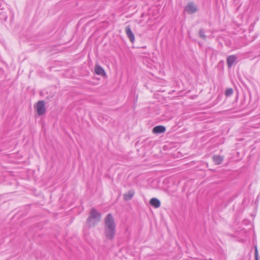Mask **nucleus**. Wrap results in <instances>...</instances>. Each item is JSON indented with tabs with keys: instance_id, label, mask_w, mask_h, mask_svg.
<instances>
[{
	"instance_id": "1",
	"label": "nucleus",
	"mask_w": 260,
	"mask_h": 260,
	"mask_svg": "<svg viewBox=\"0 0 260 260\" xmlns=\"http://www.w3.org/2000/svg\"><path fill=\"white\" fill-rule=\"evenodd\" d=\"M101 219V214L95 208L91 209L89 215L87 219V224L89 227H94Z\"/></svg>"
},
{
	"instance_id": "2",
	"label": "nucleus",
	"mask_w": 260,
	"mask_h": 260,
	"mask_svg": "<svg viewBox=\"0 0 260 260\" xmlns=\"http://www.w3.org/2000/svg\"><path fill=\"white\" fill-rule=\"evenodd\" d=\"M104 229H116L114 219L111 214H108L105 218Z\"/></svg>"
},
{
	"instance_id": "3",
	"label": "nucleus",
	"mask_w": 260,
	"mask_h": 260,
	"mask_svg": "<svg viewBox=\"0 0 260 260\" xmlns=\"http://www.w3.org/2000/svg\"><path fill=\"white\" fill-rule=\"evenodd\" d=\"M37 110L38 115H43L46 112L45 102L43 101H40L37 103Z\"/></svg>"
},
{
	"instance_id": "4",
	"label": "nucleus",
	"mask_w": 260,
	"mask_h": 260,
	"mask_svg": "<svg viewBox=\"0 0 260 260\" xmlns=\"http://www.w3.org/2000/svg\"><path fill=\"white\" fill-rule=\"evenodd\" d=\"M105 235L108 240H113L115 235V229H104Z\"/></svg>"
},
{
	"instance_id": "5",
	"label": "nucleus",
	"mask_w": 260,
	"mask_h": 260,
	"mask_svg": "<svg viewBox=\"0 0 260 260\" xmlns=\"http://www.w3.org/2000/svg\"><path fill=\"white\" fill-rule=\"evenodd\" d=\"M185 11L188 14H192L197 11L196 6L192 3H189L185 8Z\"/></svg>"
},
{
	"instance_id": "6",
	"label": "nucleus",
	"mask_w": 260,
	"mask_h": 260,
	"mask_svg": "<svg viewBox=\"0 0 260 260\" xmlns=\"http://www.w3.org/2000/svg\"><path fill=\"white\" fill-rule=\"evenodd\" d=\"M125 34L127 37L129 38L130 41L132 43H134L135 41V37L134 33L132 32L130 26H127L125 27Z\"/></svg>"
},
{
	"instance_id": "7",
	"label": "nucleus",
	"mask_w": 260,
	"mask_h": 260,
	"mask_svg": "<svg viewBox=\"0 0 260 260\" xmlns=\"http://www.w3.org/2000/svg\"><path fill=\"white\" fill-rule=\"evenodd\" d=\"M166 127L162 125H158L153 128V133L155 134H160L165 132Z\"/></svg>"
},
{
	"instance_id": "8",
	"label": "nucleus",
	"mask_w": 260,
	"mask_h": 260,
	"mask_svg": "<svg viewBox=\"0 0 260 260\" xmlns=\"http://www.w3.org/2000/svg\"><path fill=\"white\" fill-rule=\"evenodd\" d=\"M94 71L95 73L98 75L101 76H105V72L103 68H102L99 65H96L94 68Z\"/></svg>"
},
{
	"instance_id": "9",
	"label": "nucleus",
	"mask_w": 260,
	"mask_h": 260,
	"mask_svg": "<svg viewBox=\"0 0 260 260\" xmlns=\"http://www.w3.org/2000/svg\"><path fill=\"white\" fill-rule=\"evenodd\" d=\"M237 59L235 55H230L227 58V64L229 68H231Z\"/></svg>"
},
{
	"instance_id": "10",
	"label": "nucleus",
	"mask_w": 260,
	"mask_h": 260,
	"mask_svg": "<svg viewBox=\"0 0 260 260\" xmlns=\"http://www.w3.org/2000/svg\"><path fill=\"white\" fill-rule=\"evenodd\" d=\"M135 194V191L134 190H129L127 193H125L123 195V199L125 201H128L130 200L133 198Z\"/></svg>"
},
{
	"instance_id": "11",
	"label": "nucleus",
	"mask_w": 260,
	"mask_h": 260,
	"mask_svg": "<svg viewBox=\"0 0 260 260\" xmlns=\"http://www.w3.org/2000/svg\"><path fill=\"white\" fill-rule=\"evenodd\" d=\"M150 204L151 205L156 208L159 207L160 206V202L159 200L154 198H152L150 200Z\"/></svg>"
},
{
	"instance_id": "12",
	"label": "nucleus",
	"mask_w": 260,
	"mask_h": 260,
	"mask_svg": "<svg viewBox=\"0 0 260 260\" xmlns=\"http://www.w3.org/2000/svg\"><path fill=\"white\" fill-rule=\"evenodd\" d=\"M213 160L216 165H220L223 160V157L219 155H214L213 156Z\"/></svg>"
},
{
	"instance_id": "13",
	"label": "nucleus",
	"mask_w": 260,
	"mask_h": 260,
	"mask_svg": "<svg viewBox=\"0 0 260 260\" xmlns=\"http://www.w3.org/2000/svg\"><path fill=\"white\" fill-rule=\"evenodd\" d=\"M199 36L204 40L206 39V36L205 35V31L204 29H200L199 30Z\"/></svg>"
},
{
	"instance_id": "14",
	"label": "nucleus",
	"mask_w": 260,
	"mask_h": 260,
	"mask_svg": "<svg viewBox=\"0 0 260 260\" xmlns=\"http://www.w3.org/2000/svg\"><path fill=\"white\" fill-rule=\"evenodd\" d=\"M233 93V90L232 88H228L225 90V94L226 96L231 95Z\"/></svg>"
},
{
	"instance_id": "15",
	"label": "nucleus",
	"mask_w": 260,
	"mask_h": 260,
	"mask_svg": "<svg viewBox=\"0 0 260 260\" xmlns=\"http://www.w3.org/2000/svg\"><path fill=\"white\" fill-rule=\"evenodd\" d=\"M255 260H258V257H257V249L256 248L255 249Z\"/></svg>"
}]
</instances>
